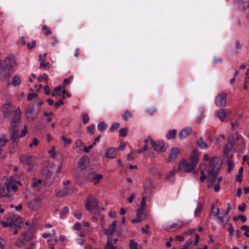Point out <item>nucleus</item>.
I'll return each mask as SVG.
<instances>
[{
  "mask_svg": "<svg viewBox=\"0 0 249 249\" xmlns=\"http://www.w3.org/2000/svg\"><path fill=\"white\" fill-rule=\"evenodd\" d=\"M198 151L196 149H195L191 153L190 157V161L194 166L196 167L198 162L199 161V158L198 156Z\"/></svg>",
  "mask_w": 249,
  "mask_h": 249,
  "instance_id": "14",
  "label": "nucleus"
},
{
  "mask_svg": "<svg viewBox=\"0 0 249 249\" xmlns=\"http://www.w3.org/2000/svg\"><path fill=\"white\" fill-rule=\"evenodd\" d=\"M222 61V59L219 57H215L213 60V63L214 64L221 63Z\"/></svg>",
  "mask_w": 249,
  "mask_h": 249,
  "instance_id": "61",
  "label": "nucleus"
},
{
  "mask_svg": "<svg viewBox=\"0 0 249 249\" xmlns=\"http://www.w3.org/2000/svg\"><path fill=\"white\" fill-rule=\"evenodd\" d=\"M10 218L11 228L16 229L20 228L21 223V218L18 216H12Z\"/></svg>",
  "mask_w": 249,
  "mask_h": 249,
  "instance_id": "12",
  "label": "nucleus"
},
{
  "mask_svg": "<svg viewBox=\"0 0 249 249\" xmlns=\"http://www.w3.org/2000/svg\"><path fill=\"white\" fill-rule=\"evenodd\" d=\"M41 203V199L40 197H36L34 199L31 200L29 202V206L30 209L32 210H35L37 209Z\"/></svg>",
  "mask_w": 249,
  "mask_h": 249,
  "instance_id": "16",
  "label": "nucleus"
},
{
  "mask_svg": "<svg viewBox=\"0 0 249 249\" xmlns=\"http://www.w3.org/2000/svg\"><path fill=\"white\" fill-rule=\"evenodd\" d=\"M27 46L29 50L35 48L36 47V41L35 40H33L32 41V44L29 43L27 44Z\"/></svg>",
  "mask_w": 249,
  "mask_h": 249,
  "instance_id": "51",
  "label": "nucleus"
},
{
  "mask_svg": "<svg viewBox=\"0 0 249 249\" xmlns=\"http://www.w3.org/2000/svg\"><path fill=\"white\" fill-rule=\"evenodd\" d=\"M219 213L218 208H216L214 204H213L211 208V214L214 216H217Z\"/></svg>",
  "mask_w": 249,
  "mask_h": 249,
  "instance_id": "30",
  "label": "nucleus"
},
{
  "mask_svg": "<svg viewBox=\"0 0 249 249\" xmlns=\"http://www.w3.org/2000/svg\"><path fill=\"white\" fill-rule=\"evenodd\" d=\"M63 89V87L59 86L56 87L54 89L52 93V95L53 97H55L57 95H60V91L62 90Z\"/></svg>",
  "mask_w": 249,
  "mask_h": 249,
  "instance_id": "27",
  "label": "nucleus"
},
{
  "mask_svg": "<svg viewBox=\"0 0 249 249\" xmlns=\"http://www.w3.org/2000/svg\"><path fill=\"white\" fill-rule=\"evenodd\" d=\"M89 118L88 114H84L83 116V122L84 124H87L89 121Z\"/></svg>",
  "mask_w": 249,
  "mask_h": 249,
  "instance_id": "52",
  "label": "nucleus"
},
{
  "mask_svg": "<svg viewBox=\"0 0 249 249\" xmlns=\"http://www.w3.org/2000/svg\"><path fill=\"white\" fill-rule=\"evenodd\" d=\"M179 152L180 150L178 148L176 147L172 148L169 155V161L171 162L174 161Z\"/></svg>",
  "mask_w": 249,
  "mask_h": 249,
  "instance_id": "15",
  "label": "nucleus"
},
{
  "mask_svg": "<svg viewBox=\"0 0 249 249\" xmlns=\"http://www.w3.org/2000/svg\"><path fill=\"white\" fill-rule=\"evenodd\" d=\"M182 226L183 223L181 221H178L177 223H173L171 225H165L164 229L167 231L171 232L179 229Z\"/></svg>",
  "mask_w": 249,
  "mask_h": 249,
  "instance_id": "13",
  "label": "nucleus"
},
{
  "mask_svg": "<svg viewBox=\"0 0 249 249\" xmlns=\"http://www.w3.org/2000/svg\"><path fill=\"white\" fill-rule=\"evenodd\" d=\"M72 192V189L71 188L65 187L62 189L61 190H60V191L59 192V194L61 196H63L67 195Z\"/></svg>",
  "mask_w": 249,
  "mask_h": 249,
  "instance_id": "24",
  "label": "nucleus"
},
{
  "mask_svg": "<svg viewBox=\"0 0 249 249\" xmlns=\"http://www.w3.org/2000/svg\"><path fill=\"white\" fill-rule=\"evenodd\" d=\"M241 229L242 230H245V232L244 233H248L249 232V226L247 225H243L241 227Z\"/></svg>",
  "mask_w": 249,
  "mask_h": 249,
  "instance_id": "64",
  "label": "nucleus"
},
{
  "mask_svg": "<svg viewBox=\"0 0 249 249\" xmlns=\"http://www.w3.org/2000/svg\"><path fill=\"white\" fill-rule=\"evenodd\" d=\"M244 168L243 167H241L238 171V174L236 178V181L239 182H241L242 179V174L243 173Z\"/></svg>",
  "mask_w": 249,
  "mask_h": 249,
  "instance_id": "31",
  "label": "nucleus"
},
{
  "mask_svg": "<svg viewBox=\"0 0 249 249\" xmlns=\"http://www.w3.org/2000/svg\"><path fill=\"white\" fill-rule=\"evenodd\" d=\"M28 132L27 128L26 125H24V129L21 130V134L18 135V139L19 138L24 137Z\"/></svg>",
  "mask_w": 249,
  "mask_h": 249,
  "instance_id": "44",
  "label": "nucleus"
},
{
  "mask_svg": "<svg viewBox=\"0 0 249 249\" xmlns=\"http://www.w3.org/2000/svg\"><path fill=\"white\" fill-rule=\"evenodd\" d=\"M98 129L102 132H104L106 129V124L104 122H102L98 125Z\"/></svg>",
  "mask_w": 249,
  "mask_h": 249,
  "instance_id": "45",
  "label": "nucleus"
},
{
  "mask_svg": "<svg viewBox=\"0 0 249 249\" xmlns=\"http://www.w3.org/2000/svg\"><path fill=\"white\" fill-rule=\"evenodd\" d=\"M95 126L94 124H91L87 127V130L88 133L91 135L93 134V130L95 129Z\"/></svg>",
  "mask_w": 249,
  "mask_h": 249,
  "instance_id": "46",
  "label": "nucleus"
},
{
  "mask_svg": "<svg viewBox=\"0 0 249 249\" xmlns=\"http://www.w3.org/2000/svg\"><path fill=\"white\" fill-rule=\"evenodd\" d=\"M150 139V143L152 145L154 149L157 152H165L168 147V144H165L163 141L159 140L155 142L151 137H149Z\"/></svg>",
  "mask_w": 249,
  "mask_h": 249,
  "instance_id": "6",
  "label": "nucleus"
},
{
  "mask_svg": "<svg viewBox=\"0 0 249 249\" xmlns=\"http://www.w3.org/2000/svg\"><path fill=\"white\" fill-rule=\"evenodd\" d=\"M12 84L14 86L16 87L20 85L21 80L20 77L18 75H15L13 77L12 82L8 83V85Z\"/></svg>",
  "mask_w": 249,
  "mask_h": 249,
  "instance_id": "22",
  "label": "nucleus"
},
{
  "mask_svg": "<svg viewBox=\"0 0 249 249\" xmlns=\"http://www.w3.org/2000/svg\"><path fill=\"white\" fill-rule=\"evenodd\" d=\"M18 185H21V184L13 178L6 179L3 186L0 188V196L11 197L17 191Z\"/></svg>",
  "mask_w": 249,
  "mask_h": 249,
  "instance_id": "2",
  "label": "nucleus"
},
{
  "mask_svg": "<svg viewBox=\"0 0 249 249\" xmlns=\"http://www.w3.org/2000/svg\"><path fill=\"white\" fill-rule=\"evenodd\" d=\"M202 209V206L199 203L198 207L196 208L195 212V215L196 216L201 213Z\"/></svg>",
  "mask_w": 249,
  "mask_h": 249,
  "instance_id": "49",
  "label": "nucleus"
},
{
  "mask_svg": "<svg viewBox=\"0 0 249 249\" xmlns=\"http://www.w3.org/2000/svg\"><path fill=\"white\" fill-rule=\"evenodd\" d=\"M137 217H140L142 219H144L145 215L144 213V210L142 208H141L138 210L137 213Z\"/></svg>",
  "mask_w": 249,
  "mask_h": 249,
  "instance_id": "38",
  "label": "nucleus"
},
{
  "mask_svg": "<svg viewBox=\"0 0 249 249\" xmlns=\"http://www.w3.org/2000/svg\"><path fill=\"white\" fill-rule=\"evenodd\" d=\"M48 244L49 246V248L51 249H54V246L56 245L58 242V240L56 239V237H54V238L51 239L48 241Z\"/></svg>",
  "mask_w": 249,
  "mask_h": 249,
  "instance_id": "25",
  "label": "nucleus"
},
{
  "mask_svg": "<svg viewBox=\"0 0 249 249\" xmlns=\"http://www.w3.org/2000/svg\"><path fill=\"white\" fill-rule=\"evenodd\" d=\"M117 153L114 148L111 147L108 149L106 153V157L107 158L113 159L116 156Z\"/></svg>",
  "mask_w": 249,
  "mask_h": 249,
  "instance_id": "21",
  "label": "nucleus"
},
{
  "mask_svg": "<svg viewBox=\"0 0 249 249\" xmlns=\"http://www.w3.org/2000/svg\"><path fill=\"white\" fill-rule=\"evenodd\" d=\"M61 139L63 142L65 143V146L66 144H70L72 142V140L71 139H68L64 137V136H61Z\"/></svg>",
  "mask_w": 249,
  "mask_h": 249,
  "instance_id": "50",
  "label": "nucleus"
},
{
  "mask_svg": "<svg viewBox=\"0 0 249 249\" xmlns=\"http://www.w3.org/2000/svg\"><path fill=\"white\" fill-rule=\"evenodd\" d=\"M246 206V204L245 203H243L242 205L238 206V209L239 211L243 212L245 210Z\"/></svg>",
  "mask_w": 249,
  "mask_h": 249,
  "instance_id": "60",
  "label": "nucleus"
},
{
  "mask_svg": "<svg viewBox=\"0 0 249 249\" xmlns=\"http://www.w3.org/2000/svg\"><path fill=\"white\" fill-rule=\"evenodd\" d=\"M120 127V124L118 123L113 124L110 127V130L113 131L114 130L117 129Z\"/></svg>",
  "mask_w": 249,
  "mask_h": 249,
  "instance_id": "54",
  "label": "nucleus"
},
{
  "mask_svg": "<svg viewBox=\"0 0 249 249\" xmlns=\"http://www.w3.org/2000/svg\"><path fill=\"white\" fill-rule=\"evenodd\" d=\"M42 182V180L41 179H37L36 180V179H34V181L31 184V186L33 187H37L39 184H40Z\"/></svg>",
  "mask_w": 249,
  "mask_h": 249,
  "instance_id": "47",
  "label": "nucleus"
},
{
  "mask_svg": "<svg viewBox=\"0 0 249 249\" xmlns=\"http://www.w3.org/2000/svg\"><path fill=\"white\" fill-rule=\"evenodd\" d=\"M39 141L36 138H34L33 142L29 144L30 147H32L33 145H37L38 144Z\"/></svg>",
  "mask_w": 249,
  "mask_h": 249,
  "instance_id": "56",
  "label": "nucleus"
},
{
  "mask_svg": "<svg viewBox=\"0 0 249 249\" xmlns=\"http://www.w3.org/2000/svg\"><path fill=\"white\" fill-rule=\"evenodd\" d=\"M156 111V109L154 107L149 108L146 109V112L148 113L150 115L153 114Z\"/></svg>",
  "mask_w": 249,
  "mask_h": 249,
  "instance_id": "53",
  "label": "nucleus"
},
{
  "mask_svg": "<svg viewBox=\"0 0 249 249\" xmlns=\"http://www.w3.org/2000/svg\"><path fill=\"white\" fill-rule=\"evenodd\" d=\"M42 30L44 31V34L47 36L52 34V31L49 29L46 25H43L42 27Z\"/></svg>",
  "mask_w": 249,
  "mask_h": 249,
  "instance_id": "42",
  "label": "nucleus"
},
{
  "mask_svg": "<svg viewBox=\"0 0 249 249\" xmlns=\"http://www.w3.org/2000/svg\"><path fill=\"white\" fill-rule=\"evenodd\" d=\"M85 161H86V159L85 158H81V160L78 164L79 167L82 170H84L86 168V166L85 165Z\"/></svg>",
  "mask_w": 249,
  "mask_h": 249,
  "instance_id": "43",
  "label": "nucleus"
},
{
  "mask_svg": "<svg viewBox=\"0 0 249 249\" xmlns=\"http://www.w3.org/2000/svg\"><path fill=\"white\" fill-rule=\"evenodd\" d=\"M178 166L179 170L185 171L187 173L191 172L196 168L191 163L188 162L185 160H181L178 163Z\"/></svg>",
  "mask_w": 249,
  "mask_h": 249,
  "instance_id": "8",
  "label": "nucleus"
},
{
  "mask_svg": "<svg viewBox=\"0 0 249 249\" xmlns=\"http://www.w3.org/2000/svg\"><path fill=\"white\" fill-rule=\"evenodd\" d=\"M122 118L124 120L126 121L128 118H131L133 117L132 114L128 110H125L124 114L122 115Z\"/></svg>",
  "mask_w": 249,
  "mask_h": 249,
  "instance_id": "28",
  "label": "nucleus"
},
{
  "mask_svg": "<svg viewBox=\"0 0 249 249\" xmlns=\"http://www.w3.org/2000/svg\"><path fill=\"white\" fill-rule=\"evenodd\" d=\"M37 96L36 93H29L27 95V99L29 101H31L34 98Z\"/></svg>",
  "mask_w": 249,
  "mask_h": 249,
  "instance_id": "55",
  "label": "nucleus"
},
{
  "mask_svg": "<svg viewBox=\"0 0 249 249\" xmlns=\"http://www.w3.org/2000/svg\"><path fill=\"white\" fill-rule=\"evenodd\" d=\"M69 208L68 207H64L62 209L61 212L60 213V217L61 218L63 219L64 217L65 216V215L68 213L69 212Z\"/></svg>",
  "mask_w": 249,
  "mask_h": 249,
  "instance_id": "37",
  "label": "nucleus"
},
{
  "mask_svg": "<svg viewBox=\"0 0 249 249\" xmlns=\"http://www.w3.org/2000/svg\"><path fill=\"white\" fill-rule=\"evenodd\" d=\"M176 131L175 130H170L169 131V133L166 135V138L168 139H170L175 137L176 135Z\"/></svg>",
  "mask_w": 249,
  "mask_h": 249,
  "instance_id": "39",
  "label": "nucleus"
},
{
  "mask_svg": "<svg viewBox=\"0 0 249 249\" xmlns=\"http://www.w3.org/2000/svg\"><path fill=\"white\" fill-rule=\"evenodd\" d=\"M19 160L21 163L30 165L32 163V157L28 155L20 156L19 158Z\"/></svg>",
  "mask_w": 249,
  "mask_h": 249,
  "instance_id": "18",
  "label": "nucleus"
},
{
  "mask_svg": "<svg viewBox=\"0 0 249 249\" xmlns=\"http://www.w3.org/2000/svg\"><path fill=\"white\" fill-rule=\"evenodd\" d=\"M231 149H232V144H231V142H230V140H229L228 142L226 145L225 150L227 153H228L231 150Z\"/></svg>",
  "mask_w": 249,
  "mask_h": 249,
  "instance_id": "48",
  "label": "nucleus"
},
{
  "mask_svg": "<svg viewBox=\"0 0 249 249\" xmlns=\"http://www.w3.org/2000/svg\"><path fill=\"white\" fill-rule=\"evenodd\" d=\"M21 117V111L19 108H18L15 111V116L12 119L9 130L10 140L12 141L14 146L17 145L19 142V126L20 123Z\"/></svg>",
  "mask_w": 249,
  "mask_h": 249,
  "instance_id": "1",
  "label": "nucleus"
},
{
  "mask_svg": "<svg viewBox=\"0 0 249 249\" xmlns=\"http://www.w3.org/2000/svg\"><path fill=\"white\" fill-rule=\"evenodd\" d=\"M228 173H230L234 167L233 162L231 160H229L228 161Z\"/></svg>",
  "mask_w": 249,
  "mask_h": 249,
  "instance_id": "40",
  "label": "nucleus"
},
{
  "mask_svg": "<svg viewBox=\"0 0 249 249\" xmlns=\"http://www.w3.org/2000/svg\"><path fill=\"white\" fill-rule=\"evenodd\" d=\"M127 132V128H121L119 131V135L121 137H125V136H126Z\"/></svg>",
  "mask_w": 249,
  "mask_h": 249,
  "instance_id": "41",
  "label": "nucleus"
},
{
  "mask_svg": "<svg viewBox=\"0 0 249 249\" xmlns=\"http://www.w3.org/2000/svg\"><path fill=\"white\" fill-rule=\"evenodd\" d=\"M2 111L4 118H9L10 114L12 111V108L11 106L5 105L3 106Z\"/></svg>",
  "mask_w": 249,
  "mask_h": 249,
  "instance_id": "19",
  "label": "nucleus"
},
{
  "mask_svg": "<svg viewBox=\"0 0 249 249\" xmlns=\"http://www.w3.org/2000/svg\"><path fill=\"white\" fill-rule=\"evenodd\" d=\"M18 44H20L22 46L25 45L26 44V41L24 40V37L23 36L21 37L20 39L18 42Z\"/></svg>",
  "mask_w": 249,
  "mask_h": 249,
  "instance_id": "59",
  "label": "nucleus"
},
{
  "mask_svg": "<svg viewBox=\"0 0 249 249\" xmlns=\"http://www.w3.org/2000/svg\"><path fill=\"white\" fill-rule=\"evenodd\" d=\"M10 218H8L7 219V220L5 221H0V225L4 228L10 227L11 228V225L10 224Z\"/></svg>",
  "mask_w": 249,
  "mask_h": 249,
  "instance_id": "33",
  "label": "nucleus"
},
{
  "mask_svg": "<svg viewBox=\"0 0 249 249\" xmlns=\"http://www.w3.org/2000/svg\"><path fill=\"white\" fill-rule=\"evenodd\" d=\"M8 140L6 138V135H3L0 138V147H3L8 142Z\"/></svg>",
  "mask_w": 249,
  "mask_h": 249,
  "instance_id": "36",
  "label": "nucleus"
},
{
  "mask_svg": "<svg viewBox=\"0 0 249 249\" xmlns=\"http://www.w3.org/2000/svg\"><path fill=\"white\" fill-rule=\"evenodd\" d=\"M26 241L24 240V237L22 236L21 238H19L17 239L16 241V245L18 247H23L26 243Z\"/></svg>",
  "mask_w": 249,
  "mask_h": 249,
  "instance_id": "29",
  "label": "nucleus"
},
{
  "mask_svg": "<svg viewBox=\"0 0 249 249\" xmlns=\"http://www.w3.org/2000/svg\"><path fill=\"white\" fill-rule=\"evenodd\" d=\"M22 236L24 237V240L26 242L31 241L33 238V234L30 231H27L23 234Z\"/></svg>",
  "mask_w": 249,
  "mask_h": 249,
  "instance_id": "26",
  "label": "nucleus"
},
{
  "mask_svg": "<svg viewBox=\"0 0 249 249\" xmlns=\"http://www.w3.org/2000/svg\"><path fill=\"white\" fill-rule=\"evenodd\" d=\"M35 105L33 103L30 104L27 107L25 116L29 122L34 120L36 117L39 112V108L37 110L34 109Z\"/></svg>",
  "mask_w": 249,
  "mask_h": 249,
  "instance_id": "7",
  "label": "nucleus"
},
{
  "mask_svg": "<svg viewBox=\"0 0 249 249\" xmlns=\"http://www.w3.org/2000/svg\"><path fill=\"white\" fill-rule=\"evenodd\" d=\"M197 143L200 148L204 149L207 147V145L203 142L202 138H200L198 140Z\"/></svg>",
  "mask_w": 249,
  "mask_h": 249,
  "instance_id": "35",
  "label": "nucleus"
},
{
  "mask_svg": "<svg viewBox=\"0 0 249 249\" xmlns=\"http://www.w3.org/2000/svg\"><path fill=\"white\" fill-rule=\"evenodd\" d=\"M217 116L221 121H223L226 116L225 110L223 108L220 109L217 113Z\"/></svg>",
  "mask_w": 249,
  "mask_h": 249,
  "instance_id": "23",
  "label": "nucleus"
},
{
  "mask_svg": "<svg viewBox=\"0 0 249 249\" xmlns=\"http://www.w3.org/2000/svg\"><path fill=\"white\" fill-rule=\"evenodd\" d=\"M116 226L117 221L116 220H114L109 226L108 229H105V233L108 236L107 242L108 241L109 239L111 240V236L116 231Z\"/></svg>",
  "mask_w": 249,
  "mask_h": 249,
  "instance_id": "11",
  "label": "nucleus"
},
{
  "mask_svg": "<svg viewBox=\"0 0 249 249\" xmlns=\"http://www.w3.org/2000/svg\"><path fill=\"white\" fill-rule=\"evenodd\" d=\"M129 249H139L138 244L134 240H130L129 244Z\"/></svg>",
  "mask_w": 249,
  "mask_h": 249,
  "instance_id": "34",
  "label": "nucleus"
},
{
  "mask_svg": "<svg viewBox=\"0 0 249 249\" xmlns=\"http://www.w3.org/2000/svg\"><path fill=\"white\" fill-rule=\"evenodd\" d=\"M16 64V60L13 55H8L0 64V79H9L13 72V67Z\"/></svg>",
  "mask_w": 249,
  "mask_h": 249,
  "instance_id": "3",
  "label": "nucleus"
},
{
  "mask_svg": "<svg viewBox=\"0 0 249 249\" xmlns=\"http://www.w3.org/2000/svg\"><path fill=\"white\" fill-rule=\"evenodd\" d=\"M86 209L91 213H97L99 212V206L98 199L93 196H89L85 203Z\"/></svg>",
  "mask_w": 249,
  "mask_h": 249,
  "instance_id": "5",
  "label": "nucleus"
},
{
  "mask_svg": "<svg viewBox=\"0 0 249 249\" xmlns=\"http://www.w3.org/2000/svg\"><path fill=\"white\" fill-rule=\"evenodd\" d=\"M45 93L47 95H49L51 93V89L48 85H46L44 87Z\"/></svg>",
  "mask_w": 249,
  "mask_h": 249,
  "instance_id": "63",
  "label": "nucleus"
},
{
  "mask_svg": "<svg viewBox=\"0 0 249 249\" xmlns=\"http://www.w3.org/2000/svg\"><path fill=\"white\" fill-rule=\"evenodd\" d=\"M64 102L62 99H59V101L54 104V106L56 107H59L60 106L63 105Z\"/></svg>",
  "mask_w": 249,
  "mask_h": 249,
  "instance_id": "62",
  "label": "nucleus"
},
{
  "mask_svg": "<svg viewBox=\"0 0 249 249\" xmlns=\"http://www.w3.org/2000/svg\"><path fill=\"white\" fill-rule=\"evenodd\" d=\"M88 180L90 182H93L94 184H98L100 180L103 178V176L95 172L89 173L88 175Z\"/></svg>",
  "mask_w": 249,
  "mask_h": 249,
  "instance_id": "10",
  "label": "nucleus"
},
{
  "mask_svg": "<svg viewBox=\"0 0 249 249\" xmlns=\"http://www.w3.org/2000/svg\"><path fill=\"white\" fill-rule=\"evenodd\" d=\"M39 68L44 70H48L50 68V63L49 62L45 63V61L42 60L40 63Z\"/></svg>",
  "mask_w": 249,
  "mask_h": 249,
  "instance_id": "32",
  "label": "nucleus"
},
{
  "mask_svg": "<svg viewBox=\"0 0 249 249\" xmlns=\"http://www.w3.org/2000/svg\"><path fill=\"white\" fill-rule=\"evenodd\" d=\"M192 132V129L190 127H187L182 130L179 133L180 139H183L189 136Z\"/></svg>",
  "mask_w": 249,
  "mask_h": 249,
  "instance_id": "17",
  "label": "nucleus"
},
{
  "mask_svg": "<svg viewBox=\"0 0 249 249\" xmlns=\"http://www.w3.org/2000/svg\"><path fill=\"white\" fill-rule=\"evenodd\" d=\"M227 94L225 93H222L217 95L215 98V104L218 107H225L226 106Z\"/></svg>",
  "mask_w": 249,
  "mask_h": 249,
  "instance_id": "9",
  "label": "nucleus"
},
{
  "mask_svg": "<svg viewBox=\"0 0 249 249\" xmlns=\"http://www.w3.org/2000/svg\"><path fill=\"white\" fill-rule=\"evenodd\" d=\"M209 165L211 169L208 173V179L210 184L208 186L210 187L213 186V183L216 181V178L219 172L221 165L219 163L218 159L215 157L211 160Z\"/></svg>",
  "mask_w": 249,
  "mask_h": 249,
  "instance_id": "4",
  "label": "nucleus"
},
{
  "mask_svg": "<svg viewBox=\"0 0 249 249\" xmlns=\"http://www.w3.org/2000/svg\"><path fill=\"white\" fill-rule=\"evenodd\" d=\"M51 40V45L53 46H54L58 43V40L56 36H53Z\"/></svg>",
  "mask_w": 249,
  "mask_h": 249,
  "instance_id": "57",
  "label": "nucleus"
},
{
  "mask_svg": "<svg viewBox=\"0 0 249 249\" xmlns=\"http://www.w3.org/2000/svg\"><path fill=\"white\" fill-rule=\"evenodd\" d=\"M235 49L237 50H241L242 49V45L241 44L239 40L235 42Z\"/></svg>",
  "mask_w": 249,
  "mask_h": 249,
  "instance_id": "58",
  "label": "nucleus"
},
{
  "mask_svg": "<svg viewBox=\"0 0 249 249\" xmlns=\"http://www.w3.org/2000/svg\"><path fill=\"white\" fill-rule=\"evenodd\" d=\"M143 187L145 191L154 188V186L152 180L150 178L146 179L143 184Z\"/></svg>",
  "mask_w": 249,
  "mask_h": 249,
  "instance_id": "20",
  "label": "nucleus"
}]
</instances>
